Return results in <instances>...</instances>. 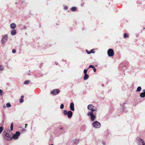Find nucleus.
<instances>
[{"mask_svg":"<svg viewBox=\"0 0 145 145\" xmlns=\"http://www.w3.org/2000/svg\"><path fill=\"white\" fill-rule=\"evenodd\" d=\"M8 39V35L7 34H5L3 35L1 40V44L4 46L5 43L7 41Z\"/></svg>","mask_w":145,"mask_h":145,"instance_id":"1","label":"nucleus"},{"mask_svg":"<svg viewBox=\"0 0 145 145\" xmlns=\"http://www.w3.org/2000/svg\"><path fill=\"white\" fill-rule=\"evenodd\" d=\"M88 109H89V110H91L92 112H94V111H97V108L94 106L93 105L91 104H89L88 105Z\"/></svg>","mask_w":145,"mask_h":145,"instance_id":"2","label":"nucleus"},{"mask_svg":"<svg viewBox=\"0 0 145 145\" xmlns=\"http://www.w3.org/2000/svg\"><path fill=\"white\" fill-rule=\"evenodd\" d=\"M137 140L138 145H145L144 141L140 138L137 137Z\"/></svg>","mask_w":145,"mask_h":145,"instance_id":"3","label":"nucleus"},{"mask_svg":"<svg viewBox=\"0 0 145 145\" xmlns=\"http://www.w3.org/2000/svg\"><path fill=\"white\" fill-rule=\"evenodd\" d=\"M92 126L95 128H99L101 126L100 123L98 121H95L93 122L92 124Z\"/></svg>","mask_w":145,"mask_h":145,"instance_id":"4","label":"nucleus"},{"mask_svg":"<svg viewBox=\"0 0 145 145\" xmlns=\"http://www.w3.org/2000/svg\"><path fill=\"white\" fill-rule=\"evenodd\" d=\"M4 133H5L4 138L6 140H9L12 139V138L9 134L7 132H4Z\"/></svg>","mask_w":145,"mask_h":145,"instance_id":"5","label":"nucleus"},{"mask_svg":"<svg viewBox=\"0 0 145 145\" xmlns=\"http://www.w3.org/2000/svg\"><path fill=\"white\" fill-rule=\"evenodd\" d=\"M87 115L88 116H90V119L91 121H93L94 120L95 118V116L93 114L92 112L91 111L87 113Z\"/></svg>","mask_w":145,"mask_h":145,"instance_id":"6","label":"nucleus"},{"mask_svg":"<svg viewBox=\"0 0 145 145\" xmlns=\"http://www.w3.org/2000/svg\"><path fill=\"white\" fill-rule=\"evenodd\" d=\"M107 54L109 57H112L114 55V52L113 49H109L107 51Z\"/></svg>","mask_w":145,"mask_h":145,"instance_id":"7","label":"nucleus"},{"mask_svg":"<svg viewBox=\"0 0 145 145\" xmlns=\"http://www.w3.org/2000/svg\"><path fill=\"white\" fill-rule=\"evenodd\" d=\"M20 133L19 131L16 132L15 134H14L12 136V138L14 140H17L18 138V137L20 135Z\"/></svg>","mask_w":145,"mask_h":145,"instance_id":"8","label":"nucleus"},{"mask_svg":"<svg viewBox=\"0 0 145 145\" xmlns=\"http://www.w3.org/2000/svg\"><path fill=\"white\" fill-rule=\"evenodd\" d=\"M59 92V91L58 89H55L53 90L51 92V93L53 95H56Z\"/></svg>","mask_w":145,"mask_h":145,"instance_id":"9","label":"nucleus"},{"mask_svg":"<svg viewBox=\"0 0 145 145\" xmlns=\"http://www.w3.org/2000/svg\"><path fill=\"white\" fill-rule=\"evenodd\" d=\"M70 108L71 110L73 111L74 110V105L73 103L72 102L70 103Z\"/></svg>","mask_w":145,"mask_h":145,"instance_id":"10","label":"nucleus"},{"mask_svg":"<svg viewBox=\"0 0 145 145\" xmlns=\"http://www.w3.org/2000/svg\"><path fill=\"white\" fill-rule=\"evenodd\" d=\"M67 115L68 118H71L72 115V112L71 111H68Z\"/></svg>","mask_w":145,"mask_h":145,"instance_id":"11","label":"nucleus"},{"mask_svg":"<svg viewBox=\"0 0 145 145\" xmlns=\"http://www.w3.org/2000/svg\"><path fill=\"white\" fill-rule=\"evenodd\" d=\"M143 92L140 94V96L142 97L143 98L145 97V89L143 90Z\"/></svg>","mask_w":145,"mask_h":145,"instance_id":"12","label":"nucleus"},{"mask_svg":"<svg viewBox=\"0 0 145 145\" xmlns=\"http://www.w3.org/2000/svg\"><path fill=\"white\" fill-rule=\"evenodd\" d=\"M16 27V25L15 23H12L10 24V27L12 29H14Z\"/></svg>","mask_w":145,"mask_h":145,"instance_id":"13","label":"nucleus"},{"mask_svg":"<svg viewBox=\"0 0 145 145\" xmlns=\"http://www.w3.org/2000/svg\"><path fill=\"white\" fill-rule=\"evenodd\" d=\"M16 34V31L15 30H13L11 32V34L12 35H15Z\"/></svg>","mask_w":145,"mask_h":145,"instance_id":"14","label":"nucleus"},{"mask_svg":"<svg viewBox=\"0 0 145 145\" xmlns=\"http://www.w3.org/2000/svg\"><path fill=\"white\" fill-rule=\"evenodd\" d=\"M89 76L87 74H84V79L85 80H87L89 78Z\"/></svg>","mask_w":145,"mask_h":145,"instance_id":"15","label":"nucleus"},{"mask_svg":"<svg viewBox=\"0 0 145 145\" xmlns=\"http://www.w3.org/2000/svg\"><path fill=\"white\" fill-rule=\"evenodd\" d=\"M73 142L74 143L77 144L79 143V140L78 139H75L73 140Z\"/></svg>","mask_w":145,"mask_h":145,"instance_id":"16","label":"nucleus"},{"mask_svg":"<svg viewBox=\"0 0 145 145\" xmlns=\"http://www.w3.org/2000/svg\"><path fill=\"white\" fill-rule=\"evenodd\" d=\"M141 88L140 86L138 87L136 91L139 92L141 91Z\"/></svg>","mask_w":145,"mask_h":145,"instance_id":"17","label":"nucleus"},{"mask_svg":"<svg viewBox=\"0 0 145 145\" xmlns=\"http://www.w3.org/2000/svg\"><path fill=\"white\" fill-rule=\"evenodd\" d=\"M71 10L73 11H75L76 10V8L75 7H72L71 8Z\"/></svg>","mask_w":145,"mask_h":145,"instance_id":"18","label":"nucleus"},{"mask_svg":"<svg viewBox=\"0 0 145 145\" xmlns=\"http://www.w3.org/2000/svg\"><path fill=\"white\" fill-rule=\"evenodd\" d=\"M6 106L7 108H9L11 106V105L9 103H8L6 104Z\"/></svg>","mask_w":145,"mask_h":145,"instance_id":"19","label":"nucleus"},{"mask_svg":"<svg viewBox=\"0 0 145 145\" xmlns=\"http://www.w3.org/2000/svg\"><path fill=\"white\" fill-rule=\"evenodd\" d=\"M13 123H11V125H10V130L11 131H12L13 129Z\"/></svg>","mask_w":145,"mask_h":145,"instance_id":"20","label":"nucleus"},{"mask_svg":"<svg viewBox=\"0 0 145 145\" xmlns=\"http://www.w3.org/2000/svg\"><path fill=\"white\" fill-rule=\"evenodd\" d=\"M30 82V81L29 80H26L24 82V84H28Z\"/></svg>","mask_w":145,"mask_h":145,"instance_id":"21","label":"nucleus"},{"mask_svg":"<svg viewBox=\"0 0 145 145\" xmlns=\"http://www.w3.org/2000/svg\"><path fill=\"white\" fill-rule=\"evenodd\" d=\"M68 112H67V110H64L63 112V113L65 115H67V114Z\"/></svg>","mask_w":145,"mask_h":145,"instance_id":"22","label":"nucleus"},{"mask_svg":"<svg viewBox=\"0 0 145 145\" xmlns=\"http://www.w3.org/2000/svg\"><path fill=\"white\" fill-rule=\"evenodd\" d=\"M3 129V128L2 127H0V134L1 133Z\"/></svg>","mask_w":145,"mask_h":145,"instance_id":"23","label":"nucleus"},{"mask_svg":"<svg viewBox=\"0 0 145 145\" xmlns=\"http://www.w3.org/2000/svg\"><path fill=\"white\" fill-rule=\"evenodd\" d=\"M64 107V105L63 104H62L60 106V108L61 109H63V108Z\"/></svg>","mask_w":145,"mask_h":145,"instance_id":"24","label":"nucleus"},{"mask_svg":"<svg viewBox=\"0 0 145 145\" xmlns=\"http://www.w3.org/2000/svg\"><path fill=\"white\" fill-rule=\"evenodd\" d=\"M128 37V35L126 33H125L124 35V38H126L127 37Z\"/></svg>","mask_w":145,"mask_h":145,"instance_id":"25","label":"nucleus"},{"mask_svg":"<svg viewBox=\"0 0 145 145\" xmlns=\"http://www.w3.org/2000/svg\"><path fill=\"white\" fill-rule=\"evenodd\" d=\"M88 70V69H84V74H87V72Z\"/></svg>","mask_w":145,"mask_h":145,"instance_id":"26","label":"nucleus"},{"mask_svg":"<svg viewBox=\"0 0 145 145\" xmlns=\"http://www.w3.org/2000/svg\"><path fill=\"white\" fill-rule=\"evenodd\" d=\"M23 101H24V100H23V99H22V98H21L20 99V103H22L23 102Z\"/></svg>","mask_w":145,"mask_h":145,"instance_id":"27","label":"nucleus"},{"mask_svg":"<svg viewBox=\"0 0 145 145\" xmlns=\"http://www.w3.org/2000/svg\"><path fill=\"white\" fill-rule=\"evenodd\" d=\"M94 67H95L93 65H89V68H92L93 69V68H94Z\"/></svg>","mask_w":145,"mask_h":145,"instance_id":"28","label":"nucleus"},{"mask_svg":"<svg viewBox=\"0 0 145 145\" xmlns=\"http://www.w3.org/2000/svg\"><path fill=\"white\" fill-rule=\"evenodd\" d=\"M12 52L14 54L16 52V50L15 49H13L12 50Z\"/></svg>","mask_w":145,"mask_h":145,"instance_id":"29","label":"nucleus"},{"mask_svg":"<svg viewBox=\"0 0 145 145\" xmlns=\"http://www.w3.org/2000/svg\"><path fill=\"white\" fill-rule=\"evenodd\" d=\"M3 94V92L2 90L0 89V95H2Z\"/></svg>","mask_w":145,"mask_h":145,"instance_id":"30","label":"nucleus"},{"mask_svg":"<svg viewBox=\"0 0 145 145\" xmlns=\"http://www.w3.org/2000/svg\"><path fill=\"white\" fill-rule=\"evenodd\" d=\"M86 51H87V53L88 54H89L91 53H94L95 52H89L87 50H86Z\"/></svg>","mask_w":145,"mask_h":145,"instance_id":"31","label":"nucleus"},{"mask_svg":"<svg viewBox=\"0 0 145 145\" xmlns=\"http://www.w3.org/2000/svg\"><path fill=\"white\" fill-rule=\"evenodd\" d=\"M93 69L94 72H95L96 71V69H95V67H94V68H93Z\"/></svg>","mask_w":145,"mask_h":145,"instance_id":"32","label":"nucleus"},{"mask_svg":"<svg viewBox=\"0 0 145 145\" xmlns=\"http://www.w3.org/2000/svg\"><path fill=\"white\" fill-rule=\"evenodd\" d=\"M68 7L67 6H65L64 7V9L65 10H67V9Z\"/></svg>","mask_w":145,"mask_h":145,"instance_id":"33","label":"nucleus"},{"mask_svg":"<svg viewBox=\"0 0 145 145\" xmlns=\"http://www.w3.org/2000/svg\"><path fill=\"white\" fill-rule=\"evenodd\" d=\"M27 123L25 124V128H26L27 127Z\"/></svg>","mask_w":145,"mask_h":145,"instance_id":"34","label":"nucleus"},{"mask_svg":"<svg viewBox=\"0 0 145 145\" xmlns=\"http://www.w3.org/2000/svg\"><path fill=\"white\" fill-rule=\"evenodd\" d=\"M21 98L23 99V98H24V96H23L22 95L21 96Z\"/></svg>","mask_w":145,"mask_h":145,"instance_id":"35","label":"nucleus"},{"mask_svg":"<svg viewBox=\"0 0 145 145\" xmlns=\"http://www.w3.org/2000/svg\"><path fill=\"white\" fill-rule=\"evenodd\" d=\"M63 129V127H61L60 128V130H61L62 129Z\"/></svg>","mask_w":145,"mask_h":145,"instance_id":"36","label":"nucleus"},{"mask_svg":"<svg viewBox=\"0 0 145 145\" xmlns=\"http://www.w3.org/2000/svg\"><path fill=\"white\" fill-rule=\"evenodd\" d=\"M4 108H6V106L5 105H4L3 106Z\"/></svg>","mask_w":145,"mask_h":145,"instance_id":"37","label":"nucleus"},{"mask_svg":"<svg viewBox=\"0 0 145 145\" xmlns=\"http://www.w3.org/2000/svg\"><path fill=\"white\" fill-rule=\"evenodd\" d=\"M93 50V49H92L90 51V52H92V51Z\"/></svg>","mask_w":145,"mask_h":145,"instance_id":"38","label":"nucleus"},{"mask_svg":"<svg viewBox=\"0 0 145 145\" xmlns=\"http://www.w3.org/2000/svg\"><path fill=\"white\" fill-rule=\"evenodd\" d=\"M124 108H123V111H124Z\"/></svg>","mask_w":145,"mask_h":145,"instance_id":"39","label":"nucleus"},{"mask_svg":"<svg viewBox=\"0 0 145 145\" xmlns=\"http://www.w3.org/2000/svg\"><path fill=\"white\" fill-rule=\"evenodd\" d=\"M24 29H26V28L25 27H24Z\"/></svg>","mask_w":145,"mask_h":145,"instance_id":"40","label":"nucleus"},{"mask_svg":"<svg viewBox=\"0 0 145 145\" xmlns=\"http://www.w3.org/2000/svg\"><path fill=\"white\" fill-rule=\"evenodd\" d=\"M49 145H53V144H50Z\"/></svg>","mask_w":145,"mask_h":145,"instance_id":"41","label":"nucleus"}]
</instances>
